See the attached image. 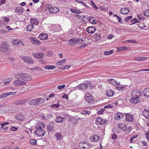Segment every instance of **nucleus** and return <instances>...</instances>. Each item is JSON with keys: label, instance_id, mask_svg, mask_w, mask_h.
<instances>
[{"label": "nucleus", "instance_id": "obj_63", "mask_svg": "<svg viewBox=\"0 0 149 149\" xmlns=\"http://www.w3.org/2000/svg\"><path fill=\"white\" fill-rule=\"evenodd\" d=\"M48 130L50 132H52L53 131V128L52 126H49L48 127Z\"/></svg>", "mask_w": 149, "mask_h": 149}, {"label": "nucleus", "instance_id": "obj_61", "mask_svg": "<svg viewBox=\"0 0 149 149\" xmlns=\"http://www.w3.org/2000/svg\"><path fill=\"white\" fill-rule=\"evenodd\" d=\"M71 67V65H66L64 66H63V69H67L70 68Z\"/></svg>", "mask_w": 149, "mask_h": 149}, {"label": "nucleus", "instance_id": "obj_40", "mask_svg": "<svg viewBox=\"0 0 149 149\" xmlns=\"http://www.w3.org/2000/svg\"><path fill=\"white\" fill-rule=\"evenodd\" d=\"M70 10L72 13H76L79 14L80 13H81V11L79 10L74 9L72 8H70Z\"/></svg>", "mask_w": 149, "mask_h": 149}, {"label": "nucleus", "instance_id": "obj_37", "mask_svg": "<svg viewBox=\"0 0 149 149\" xmlns=\"http://www.w3.org/2000/svg\"><path fill=\"white\" fill-rule=\"evenodd\" d=\"M79 42H81V46H80V48H81V47H85V46H86L87 43H85V41L84 40H83L81 39H79Z\"/></svg>", "mask_w": 149, "mask_h": 149}, {"label": "nucleus", "instance_id": "obj_46", "mask_svg": "<svg viewBox=\"0 0 149 149\" xmlns=\"http://www.w3.org/2000/svg\"><path fill=\"white\" fill-rule=\"evenodd\" d=\"M17 93L16 92H7L5 93L6 97L9 95H14Z\"/></svg>", "mask_w": 149, "mask_h": 149}, {"label": "nucleus", "instance_id": "obj_41", "mask_svg": "<svg viewBox=\"0 0 149 149\" xmlns=\"http://www.w3.org/2000/svg\"><path fill=\"white\" fill-rule=\"evenodd\" d=\"M33 26L31 24H29L26 27L27 30L29 31H31L33 29Z\"/></svg>", "mask_w": 149, "mask_h": 149}, {"label": "nucleus", "instance_id": "obj_36", "mask_svg": "<svg viewBox=\"0 0 149 149\" xmlns=\"http://www.w3.org/2000/svg\"><path fill=\"white\" fill-rule=\"evenodd\" d=\"M118 127L123 131L125 130L127 128L126 126L123 123L118 124Z\"/></svg>", "mask_w": 149, "mask_h": 149}, {"label": "nucleus", "instance_id": "obj_39", "mask_svg": "<svg viewBox=\"0 0 149 149\" xmlns=\"http://www.w3.org/2000/svg\"><path fill=\"white\" fill-rule=\"evenodd\" d=\"M29 104L31 105H37L36 99H33L30 100L29 102Z\"/></svg>", "mask_w": 149, "mask_h": 149}, {"label": "nucleus", "instance_id": "obj_53", "mask_svg": "<svg viewBox=\"0 0 149 149\" xmlns=\"http://www.w3.org/2000/svg\"><path fill=\"white\" fill-rule=\"evenodd\" d=\"M138 17L139 19L143 20L144 19V18L143 16V15L141 14H139L138 15Z\"/></svg>", "mask_w": 149, "mask_h": 149}, {"label": "nucleus", "instance_id": "obj_62", "mask_svg": "<svg viewBox=\"0 0 149 149\" xmlns=\"http://www.w3.org/2000/svg\"><path fill=\"white\" fill-rule=\"evenodd\" d=\"M5 25L4 22L2 20L0 21V28Z\"/></svg>", "mask_w": 149, "mask_h": 149}, {"label": "nucleus", "instance_id": "obj_57", "mask_svg": "<svg viewBox=\"0 0 149 149\" xmlns=\"http://www.w3.org/2000/svg\"><path fill=\"white\" fill-rule=\"evenodd\" d=\"M139 61H144L146 60L147 58L146 57H139Z\"/></svg>", "mask_w": 149, "mask_h": 149}, {"label": "nucleus", "instance_id": "obj_17", "mask_svg": "<svg viewBox=\"0 0 149 149\" xmlns=\"http://www.w3.org/2000/svg\"><path fill=\"white\" fill-rule=\"evenodd\" d=\"M117 51L118 52H121L122 51H124L127 50H130V47L126 46L117 47Z\"/></svg>", "mask_w": 149, "mask_h": 149}, {"label": "nucleus", "instance_id": "obj_12", "mask_svg": "<svg viewBox=\"0 0 149 149\" xmlns=\"http://www.w3.org/2000/svg\"><path fill=\"white\" fill-rule=\"evenodd\" d=\"M9 46L7 42H3L1 45L0 49L2 51H3L5 49H9Z\"/></svg>", "mask_w": 149, "mask_h": 149}, {"label": "nucleus", "instance_id": "obj_24", "mask_svg": "<svg viewBox=\"0 0 149 149\" xmlns=\"http://www.w3.org/2000/svg\"><path fill=\"white\" fill-rule=\"evenodd\" d=\"M78 42V39L73 38L70 39L69 40V44L70 45L73 46Z\"/></svg>", "mask_w": 149, "mask_h": 149}, {"label": "nucleus", "instance_id": "obj_33", "mask_svg": "<svg viewBox=\"0 0 149 149\" xmlns=\"http://www.w3.org/2000/svg\"><path fill=\"white\" fill-rule=\"evenodd\" d=\"M22 42V40L19 39H15L12 41V44L13 45H17Z\"/></svg>", "mask_w": 149, "mask_h": 149}, {"label": "nucleus", "instance_id": "obj_2", "mask_svg": "<svg viewBox=\"0 0 149 149\" xmlns=\"http://www.w3.org/2000/svg\"><path fill=\"white\" fill-rule=\"evenodd\" d=\"M14 77L16 78L19 77L21 79L25 81H30L32 79V76L26 73L16 74L15 75Z\"/></svg>", "mask_w": 149, "mask_h": 149}, {"label": "nucleus", "instance_id": "obj_21", "mask_svg": "<svg viewBox=\"0 0 149 149\" xmlns=\"http://www.w3.org/2000/svg\"><path fill=\"white\" fill-rule=\"evenodd\" d=\"M36 104L37 105L41 104L45 102V100L42 98H39L36 99Z\"/></svg>", "mask_w": 149, "mask_h": 149}, {"label": "nucleus", "instance_id": "obj_52", "mask_svg": "<svg viewBox=\"0 0 149 149\" xmlns=\"http://www.w3.org/2000/svg\"><path fill=\"white\" fill-rule=\"evenodd\" d=\"M91 4L93 7L96 10L98 9V8L97 6H96V5L95 4L93 1H91Z\"/></svg>", "mask_w": 149, "mask_h": 149}, {"label": "nucleus", "instance_id": "obj_49", "mask_svg": "<svg viewBox=\"0 0 149 149\" xmlns=\"http://www.w3.org/2000/svg\"><path fill=\"white\" fill-rule=\"evenodd\" d=\"M131 22H132V23L131 24V25L134 24L136 23H138L139 22V21H138L137 19H133L131 20Z\"/></svg>", "mask_w": 149, "mask_h": 149}, {"label": "nucleus", "instance_id": "obj_58", "mask_svg": "<svg viewBox=\"0 0 149 149\" xmlns=\"http://www.w3.org/2000/svg\"><path fill=\"white\" fill-rule=\"evenodd\" d=\"M39 62L40 63L43 65H45L46 64V62L45 60L43 59H41L39 60Z\"/></svg>", "mask_w": 149, "mask_h": 149}, {"label": "nucleus", "instance_id": "obj_19", "mask_svg": "<svg viewBox=\"0 0 149 149\" xmlns=\"http://www.w3.org/2000/svg\"><path fill=\"white\" fill-rule=\"evenodd\" d=\"M48 36L47 34L45 33H41L39 36L40 39L42 40H45L48 38Z\"/></svg>", "mask_w": 149, "mask_h": 149}, {"label": "nucleus", "instance_id": "obj_27", "mask_svg": "<svg viewBox=\"0 0 149 149\" xmlns=\"http://www.w3.org/2000/svg\"><path fill=\"white\" fill-rule=\"evenodd\" d=\"M88 85L84 83L81 84L78 86V88L79 89L83 90L86 88H88Z\"/></svg>", "mask_w": 149, "mask_h": 149}, {"label": "nucleus", "instance_id": "obj_64", "mask_svg": "<svg viewBox=\"0 0 149 149\" xmlns=\"http://www.w3.org/2000/svg\"><path fill=\"white\" fill-rule=\"evenodd\" d=\"M146 138L147 140H149V131L146 132Z\"/></svg>", "mask_w": 149, "mask_h": 149}, {"label": "nucleus", "instance_id": "obj_50", "mask_svg": "<svg viewBox=\"0 0 149 149\" xmlns=\"http://www.w3.org/2000/svg\"><path fill=\"white\" fill-rule=\"evenodd\" d=\"M15 118L16 119L19 120H23V119L21 116L19 114H17L15 116Z\"/></svg>", "mask_w": 149, "mask_h": 149}, {"label": "nucleus", "instance_id": "obj_3", "mask_svg": "<svg viewBox=\"0 0 149 149\" xmlns=\"http://www.w3.org/2000/svg\"><path fill=\"white\" fill-rule=\"evenodd\" d=\"M20 58L25 62L28 64H33L34 61L33 58L28 56H21Z\"/></svg>", "mask_w": 149, "mask_h": 149}, {"label": "nucleus", "instance_id": "obj_18", "mask_svg": "<svg viewBox=\"0 0 149 149\" xmlns=\"http://www.w3.org/2000/svg\"><path fill=\"white\" fill-rule=\"evenodd\" d=\"M78 120V119L74 116H71L69 119V121L72 124H74L76 123Z\"/></svg>", "mask_w": 149, "mask_h": 149}, {"label": "nucleus", "instance_id": "obj_32", "mask_svg": "<svg viewBox=\"0 0 149 149\" xmlns=\"http://www.w3.org/2000/svg\"><path fill=\"white\" fill-rule=\"evenodd\" d=\"M15 11L19 13H22L24 12V9L21 7H17L16 8Z\"/></svg>", "mask_w": 149, "mask_h": 149}, {"label": "nucleus", "instance_id": "obj_1", "mask_svg": "<svg viewBox=\"0 0 149 149\" xmlns=\"http://www.w3.org/2000/svg\"><path fill=\"white\" fill-rule=\"evenodd\" d=\"M141 95V93L136 90L132 91V97L130 100V102L133 104H136L139 101V98Z\"/></svg>", "mask_w": 149, "mask_h": 149}, {"label": "nucleus", "instance_id": "obj_14", "mask_svg": "<svg viewBox=\"0 0 149 149\" xmlns=\"http://www.w3.org/2000/svg\"><path fill=\"white\" fill-rule=\"evenodd\" d=\"M125 120L128 122H132L133 121V117L132 115L127 113L125 114Z\"/></svg>", "mask_w": 149, "mask_h": 149}, {"label": "nucleus", "instance_id": "obj_44", "mask_svg": "<svg viewBox=\"0 0 149 149\" xmlns=\"http://www.w3.org/2000/svg\"><path fill=\"white\" fill-rule=\"evenodd\" d=\"M66 61L65 59H63L60 61H59L57 63V65H61L65 63Z\"/></svg>", "mask_w": 149, "mask_h": 149}, {"label": "nucleus", "instance_id": "obj_28", "mask_svg": "<svg viewBox=\"0 0 149 149\" xmlns=\"http://www.w3.org/2000/svg\"><path fill=\"white\" fill-rule=\"evenodd\" d=\"M107 81L110 82L113 85H115L116 86H118V85H120V83H117L116 80L113 79H108L107 80Z\"/></svg>", "mask_w": 149, "mask_h": 149}, {"label": "nucleus", "instance_id": "obj_42", "mask_svg": "<svg viewBox=\"0 0 149 149\" xmlns=\"http://www.w3.org/2000/svg\"><path fill=\"white\" fill-rule=\"evenodd\" d=\"M89 21L91 24H96L97 22V21L93 17H91L90 18Z\"/></svg>", "mask_w": 149, "mask_h": 149}, {"label": "nucleus", "instance_id": "obj_5", "mask_svg": "<svg viewBox=\"0 0 149 149\" xmlns=\"http://www.w3.org/2000/svg\"><path fill=\"white\" fill-rule=\"evenodd\" d=\"M79 147L80 149H89L90 146L87 142L82 141L79 143Z\"/></svg>", "mask_w": 149, "mask_h": 149}, {"label": "nucleus", "instance_id": "obj_8", "mask_svg": "<svg viewBox=\"0 0 149 149\" xmlns=\"http://www.w3.org/2000/svg\"><path fill=\"white\" fill-rule=\"evenodd\" d=\"M30 40L31 42L34 45H39L41 44L40 41L37 40L36 38L31 37Z\"/></svg>", "mask_w": 149, "mask_h": 149}, {"label": "nucleus", "instance_id": "obj_56", "mask_svg": "<svg viewBox=\"0 0 149 149\" xmlns=\"http://www.w3.org/2000/svg\"><path fill=\"white\" fill-rule=\"evenodd\" d=\"M65 85L63 84L61 85H59L57 86V88L59 90H62L65 87Z\"/></svg>", "mask_w": 149, "mask_h": 149}, {"label": "nucleus", "instance_id": "obj_54", "mask_svg": "<svg viewBox=\"0 0 149 149\" xmlns=\"http://www.w3.org/2000/svg\"><path fill=\"white\" fill-rule=\"evenodd\" d=\"M144 13L145 16L147 17H149V9L144 11Z\"/></svg>", "mask_w": 149, "mask_h": 149}, {"label": "nucleus", "instance_id": "obj_26", "mask_svg": "<svg viewBox=\"0 0 149 149\" xmlns=\"http://www.w3.org/2000/svg\"><path fill=\"white\" fill-rule=\"evenodd\" d=\"M93 38L95 41H98L100 40V35L99 33H96L94 34Z\"/></svg>", "mask_w": 149, "mask_h": 149}, {"label": "nucleus", "instance_id": "obj_4", "mask_svg": "<svg viewBox=\"0 0 149 149\" xmlns=\"http://www.w3.org/2000/svg\"><path fill=\"white\" fill-rule=\"evenodd\" d=\"M18 79L15 80L13 82V84L16 86H20L22 85H26V82L19 79L20 78L18 77Z\"/></svg>", "mask_w": 149, "mask_h": 149}, {"label": "nucleus", "instance_id": "obj_34", "mask_svg": "<svg viewBox=\"0 0 149 149\" xmlns=\"http://www.w3.org/2000/svg\"><path fill=\"white\" fill-rule=\"evenodd\" d=\"M57 141H60L62 139V137L60 133H57L54 135Z\"/></svg>", "mask_w": 149, "mask_h": 149}, {"label": "nucleus", "instance_id": "obj_29", "mask_svg": "<svg viewBox=\"0 0 149 149\" xmlns=\"http://www.w3.org/2000/svg\"><path fill=\"white\" fill-rule=\"evenodd\" d=\"M64 118L61 116H57L55 119V121L57 123H63L64 120Z\"/></svg>", "mask_w": 149, "mask_h": 149}, {"label": "nucleus", "instance_id": "obj_51", "mask_svg": "<svg viewBox=\"0 0 149 149\" xmlns=\"http://www.w3.org/2000/svg\"><path fill=\"white\" fill-rule=\"evenodd\" d=\"M127 42L129 43H137V42L135 40H126L123 42Z\"/></svg>", "mask_w": 149, "mask_h": 149}, {"label": "nucleus", "instance_id": "obj_43", "mask_svg": "<svg viewBox=\"0 0 149 149\" xmlns=\"http://www.w3.org/2000/svg\"><path fill=\"white\" fill-rule=\"evenodd\" d=\"M3 19L4 20L3 21L4 22V23L5 24V25L7 24L9 22L10 19L8 17H4Z\"/></svg>", "mask_w": 149, "mask_h": 149}, {"label": "nucleus", "instance_id": "obj_11", "mask_svg": "<svg viewBox=\"0 0 149 149\" xmlns=\"http://www.w3.org/2000/svg\"><path fill=\"white\" fill-rule=\"evenodd\" d=\"M33 55L35 58L38 59L42 58L44 56V54L41 52L34 53Z\"/></svg>", "mask_w": 149, "mask_h": 149}, {"label": "nucleus", "instance_id": "obj_45", "mask_svg": "<svg viewBox=\"0 0 149 149\" xmlns=\"http://www.w3.org/2000/svg\"><path fill=\"white\" fill-rule=\"evenodd\" d=\"M29 143L32 145H37L36 140L34 139H31L29 141Z\"/></svg>", "mask_w": 149, "mask_h": 149}, {"label": "nucleus", "instance_id": "obj_47", "mask_svg": "<svg viewBox=\"0 0 149 149\" xmlns=\"http://www.w3.org/2000/svg\"><path fill=\"white\" fill-rule=\"evenodd\" d=\"M9 123L8 122H6V123H1L0 125L2 126V127H3V129L4 130H7L8 128V127H5L4 128H3V127H4V126L5 125H6L9 124Z\"/></svg>", "mask_w": 149, "mask_h": 149}, {"label": "nucleus", "instance_id": "obj_35", "mask_svg": "<svg viewBox=\"0 0 149 149\" xmlns=\"http://www.w3.org/2000/svg\"><path fill=\"white\" fill-rule=\"evenodd\" d=\"M143 93L145 96L147 97H149V88H146L145 89Z\"/></svg>", "mask_w": 149, "mask_h": 149}, {"label": "nucleus", "instance_id": "obj_15", "mask_svg": "<svg viewBox=\"0 0 149 149\" xmlns=\"http://www.w3.org/2000/svg\"><path fill=\"white\" fill-rule=\"evenodd\" d=\"M96 28L93 26H89L87 29L86 31L89 33H93L96 31Z\"/></svg>", "mask_w": 149, "mask_h": 149}, {"label": "nucleus", "instance_id": "obj_59", "mask_svg": "<svg viewBox=\"0 0 149 149\" xmlns=\"http://www.w3.org/2000/svg\"><path fill=\"white\" fill-rule=\"evenodd\" d=\"M132 18V16H129L125 18V21L126 22H127L129 19H131Z\"/></svg>", "mask_w": 149, "mask_h": 149}, {"label": "nucleus", "instance_id": "obj_48", "mask_svg": "<svg viewBox=\"0 0 149 149\" xmlns=\"http://www.w3.org/2000/svg\"><path fill=\"white\" fill-rule=\"evenodd\" d=\"M113 52L112 50L109 51H105L104 52V54L105 55H109L111 54Z\"/></svg>", "mask_w": 149, "mask_h": 149}, {"label": "nucleus", "instance_id": "obj_9", "mask_svg": "<svg viewBox=\"0 0 149 149\" xmlns=\"http://www.w3.org/2000/svg\"><path fill=\"white\" fill-rule=\"evenodd\" d=\"M107 121L106 120L103 119L100 117H99L96 119V122L97 125H102L106 123Z\"/></svg>", "mask_w": 149, "mask_h": 149}, {"label": "nucleus", "instance_id": "obj_6", "mask_svg": "<svg viewBox=\"0 0 149 149\" xmlns=\"http://www.w3.org/2000/svg\"><path fill=\"white\" fill-rule=\"evenodd\" d=\"M85 101L88 103H90L93 100V96L88 93H86L84 96Z\"/></svg>", "mask_w": 149, "mask_h": 149}, {"label": "nucleus", "instance_id": "obj_20", "mask_svg": "<svg viewBox=\"0 0 149 149\" xmlns=\"http://www.w3.org/2000/svg\"><path fill=\"white\" fill-rule=\"evenodd\" d=\"M114 91L111 89H108L106 91V94L108 97H112L114 95Z\"/></svg>", "mask_w": 149, "mask_h": 149}, {"label": "nucleus", "instance_id": "obj_10", "mask_svg": "<svg viewBox=\"0 0 149 149\" xmlns=\"http://www.w3.org/2000/svg\"><path fill=\"white\" fill-rule=\"evenodd\" d=\"M29 100L28 99H22L19 100H15L14 102L15 105L23 104L25 103L28 102Z\"/></svg>", "mask_w": 149, "mask_h": 149}, {"label": "nucleus", "instance_id": "obj_55", "mask_svg": "<svg viewBox=\"0 0 149 149\" xmlns=\"http://www.w3.org/2000/svg\"><path fill=\"white\" fill-rule=\"evenodd\" d=\"M59 106L60 105L58 103L57 104H54L51 105V107L52 108H58Z\"/></svg>", "mask_w": 149, "mask_h": 149}, {"label": "nucleus", "instance_id": "obj_60", "mask_svg": "<svg viewBox=\"0 0 149 149\" xmlns=\"http://www.w3.org/2000/svg\"><path fill=\"white\" fill-rule=\"evenodd\" d=\"M81 114L83 115L88 114V111L87 110H83L81 111Z\"/></svg>", "mask_w": 149, "mask_h": 149}, {"label": "nucleus", "instance_id": "obj_38", "mask_svg": "<svg viewBox=\"0 0 149 149\" xmlns=\"http://www.w3.org/2000/svg\"><path fill=\"white\" fill-rule=\"evenodd\" d=\"M55 67L54 65H46L45 67V70H51L55 69Z\"/></svg>", "mask_w": 149, "mask_h": 149}, {"label": "nucleus", "instance_id": "obj_30", "mask_svg": "<svg viewBox=\"0 0 149 149\" xmlns=\"http://www.w3.org/2000/svg\"><path fill=\"white\" fill-rule=\"evenodd\" d=\"M129 10L126 8H122L120 10V13L123 14H128L129 12Z\"/></svg>", "mask_w": 149, "mask_h": 149}, {"label": "nucleus", "instance_id": "obj_16", "mask_svg": "<svg viewBox=\"0 0 149 149\" xmlns=\"http://www.w3.org/2000/svg\"><path fill=\"white\" fill-rule=\"evenodd\" d=\"M45 127V124L43 122H40L36 126V128L38 129H42Z\"/></svg>", "mask_w": 149, "mask_h": 149}, {"label": "nucleus", "instance_id": "obj_22", "mask_svg": "<svg viewBox=\"0 0 149 149\" xmlns=\"http://www.w3.org/2000/svg\"><path fill=\"white\" fill-rule=\"evenodd\" d=\"M30 23L33 26V25H37L39 23V21L36 18H31L30 19Z\"/></svg>", "mask_w": 149, "mask_h": 149}, {"label": "nucleus", "instance_id": "obj_13", "mask_svg": "<svg viewBox=\"0 0 149 149\" xmlns=\"http://www.w3.org/2000/svg\"><path fill=\"white\" fill-rule=\"evenodd\" d=\"M124 116L123 114L121 112L117 113L114 116V119L115 120H119L122 119Z\"/></svg>", "mask_w": 149, "mask_h": 149}, {"label": "nucleus", "instance_id": "obj_7", "mask_svg": "<svg viewBox=\"0 0 149 149\" xmlns=\"http://www.w3.org/2000/svg\"><path fill=\"white\" fill-rule=\"evenodd\" d=\"M35 133L37 136L40 137H42L45 134H46L47 132L42 129H38L34 132Z\"/></svg>", "mask_w": 149, "mask_h": 149}, {"label": "nucleus", "instance_id": "obj_25", "mask_svg": "<svg viewBox=\"0 0 149 149\" xmlns=\"http://www.w3.org/2000/svg\"><path fill=\"white\" fill-rule=\"evenodd\" d=\"M90 139L91 141L94 142H97L99 140V137L96 135H94L91 136Z\"/></svg>", "mask_w": 149, "mask_h": 149}, {"label": "nucleus", "instance_id": "obj_31", "mask_svg": "<svg viewBox=\"0 0 149 149\" xmlns=\"http://www.w3.org/2000/svg\"><path fill=\"white\" fill-rule=\"evenodd\" d=\"M59 9L58 7H52L50 10H49V12L51 13H57L59 11Z\"/></svg>", "mask_w": 149, "mask_h": 149}, {"label": "nucleus", "instance_id": "obj_23", "mask_svg": "<svg viewBox=\"0 0 149 149\" xmlns=\"http://www.w3.org/2000/svg\"><path fill=\"white\" fill-rule=\"evenodd\" d=\"M143 115L146 118L149 119V110L145 109L143 112Z\"/></svg>", "mask_w": 149, "mask_h": 149}]
</instances>
